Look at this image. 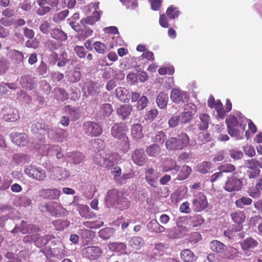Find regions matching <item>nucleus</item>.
Returning a JSON list of instances; mask_svg holds the SVG:
<instances>
[{
  "instance_id": "20",
  "label": "nucleus",
  "mask_w": 262,
  "mask_h": 262,
  "mask_svg": "<svg viewBox=\"0 0 262 262\" xmlns=\"http://www.w3.org/2000/svg\"><path fill=\"white\" fill-rule=\"evenodd\" d=\"M40 143H38L37 145H35L37 149L39 150V152H40L42 155H46L48 156H53L55 155L56 152L54 151L56 149L57 147H59L56 145H40Z\"/></svg>"
},
{
  "instance_id": "46",
  "label": "nucleus",
  "mask_w": 262,
  "mask_h": 262,
  "mask_svg": "<svg viewBox=\"0 0 262 262\" xmlns=\"http://www.w3.org/2000/svg\"><path fill=\"white\" fill-rule=\"evenodd\" d=\"M144 244L143 238L139 236L132 237L129 241V245L136 249H139Z\"/></svg>"
},
{
  "instance_id": "16",
  "label": "nucleus",
  "mask_w": 262,
  "mask_h": 262,
  "mask_svg": "<svg viewBox=\"0 0 262 262\" xmlns=\"http://www.w3.org/2000/svg\"><path fill=\"white\" fill-rule=\"evenodd\" d=\"M180 166L178 165L177 161L171 158L165 160L162 166L164 172L171 171L172 174H176L179 171Z\"/></svg>"
},
{
  "instance_id": "37",
  "label": "nucleus",
  "mask_w": 262,
  "mask_h": 262,
  "mask_svg": "<svg viewBox=\"0 0 262 262\" xmlns=\"http://www.w3.org/2000/svg\"><path fill=\"white\" fill-rule=\"evenodd\" d=\"M200 121L196 123L199 129L205 130L208 128L210 122V117L207 114H201L199 116Z\"/></svg>"
},
{
  "instance_id": "24",
  "label": "nucleus",
  "mask_w": 262,
  "mask_h": 262,
  "mask_svg": "<svg viewBox=\"0 0 262 262\" xmlns=\"http://www.w3.org/2000/svg\"><path fill=\"white\" fill-rule=\"evenodd\" d=\"M38 230L37 226L33 225H28L25 221L21 222L20 227L15 226V228L11 231L12 233H16L20 231L22 233L25 234L26 233L33 232Z\"/></svg>"
},
{
  "instance_id": "41",
  "label": "nucleus",
  "mask_w": 262,
  "mask_h": 262,
  "mask_svg": "<svg viewBox=\"0 0 262 262\" xmlns=\"http://www.w3.org/2000/svg\"><path fill=\"white\" fill-rule=\"evenodd\" d=\"M131 134L135 139L139 140L143 137L141 124L137 123L133 125L131 129Z\"/></svg>"
},
{
  "instance_id": "29",
  "label": "nucleus",
  "mask_w": 262,
  "mask_h": 262,
  "mask_svg": "<svg viewBox=\"0 0 262 262\" xmlns=\"http://www.w3.org/2000/svg\"><path fill=\"white\" fill-rule=\"evenodd\" d=\"M76 207L80 216L85 219H92L95 215V213L91 212L89 207L85 205L77 204Z\"/></svg>"
},
{
  "instance_id": "14",
  "label": "nucleus",
  "mask_w": 262,
  "mask_h": 262,
  "mask_svg": "<svg viewBox=\"0 0 262 262\" xmlns=\"http://www.w3.org/2000/svg\"><path fill=\"white\" fill-rule=\"evenodd\" d=\"M160 176V173L152 168L147 169L145 173V178L147 183L155 188L158 186V179Z\"/></svg>"
},
{
  "instance_id": "8",
  "label": "nucleus",
  "mask_w": 262,
  "mask_h": 262,
  "mask_svg": "<svg viewBox=\"0 0 262 262\" xmlns=\"http://www.w3.org/2000/svg\"><path fill=\"white\" fill-rule=\"evenodd\" d=\"M243 185L242 180L234 174L227 177L223 188L226 191L232 192L241 190Z\"/></svg>"
},
{
  "instance_id": "54",
  "label": "nucleus",
  "mask_w": 262,
  "mask_h": 262,
  "mask_svg": "<svg viewBox=\"0 0 262 262\" xmlns=\"http://www.w3.org/2000/svg\"><path fill=\"white\" fill-rule=\"evenodd\" d=\"M100 112L104 117H108L113 112V107L111 104L104 103L101 105L100 107Z\"/></svg>"
},
{
  "instance_id": "52",
  "label": "nucleus",
  "mask_w": 262,
  "mask_h": 262,
  "mask_svg": "<svg viewBox=\"0 0 262 262\" xmlns=\"http://www.w3.org/2000/svg\"><path fill=\"white\" fill-rule=\"evenodd\" d=\"M54 92L57 100L63 101L68 99V94L63 89L56 88Z\"/></svg>"
},
{
  "instance_id": "34",
  "label": "nucleus",
  "mask_w": 262,
  "mask_h": 262,
  "mask_svg": "<svg viewBox=\"0 0 262 262\" xmlns=\"http://www.w3.org/2000/svg\"><path fill=\"white\" fill-rule=\"evenodd\" d=\"M50 35L53 38L62 42L65 41L68 38L67 34L59 28L52 29L50 32Z\"/></svg>"
},
{
  "instance_id": "15",
  "label": "nucleus",
  "mask_w": 262,
  "mask_h": 262,
  "mask_svg": "<svg viewBox=\"0 0 262 262\" xmlns=\"http://www.w3.org/2000/svg\"><path fill=\"white\" fill-rule=\"evenodd\" d=\"M48 135L49 138L57 142H62L67 138L68 133L60 128H57L55 130L49 128L48 129Z\"/></svg>"
},
{
  "instance_id": "48",
  "label": "nucleus",
  "mask_w": 262,
  "mask_h": 262,
  "mask_svg": "<svg viewBox=\"0 0 262 262\" xmlns=\"http://www.w3.org/2000/svg\"><path fill=\"white\" fill-rule=\"evenodd\" d=\"M84 86L85 89H87L89 94L91 95H95L99 92L97 84L93 81L86 82Z\"/></svg>"
},
{
  "instance_id": "3",
  "label": "nucleus",
  "mask_w": 262,
  "mask_h": 262,
  "mask_svg": "<svg viewBox=\"0 0 262 262\" xmlns=\"http://www.w3.org/2000/svg\"><path fill=\"white\" fill-rule=\"evenodd\" d=\"M117 156L109 150H98L94 157V162L98 166L109 168L114 165Z\"/></svg>"
},
{
  "instance_id": "36",
  "label": "nucleus",
  "mask_w": 262,
  "mask_h": 262,
  "mask_svg": "<svg viewBox=\"0 0 262 262\" xmlns=\"http://www.w3.org/2000/svg\"><path fill=\"white\" fill-rule=\"evenodd\" d=\"M168 101L167 94L164 92H160L157 96L156 103L160 109H165Z\"/></svg>"
},
{
  "instance_id": "27",
  "label": "nucleus",
  "mask_w": 262,
  "mask_h": 262,
  "mask_svg": "<svg viewBox=\"0 0 262 262\" xmlns=\"http://www.w3.org/2000/svg\"><path fill=\"white\" fill-rule=\"evenodd\" d=\"M101 249L97 246H89L85 248V255L91 260L98 259L101 255Z\"/></svg>"
},
{
  "instance_id": "51",
  "label": "nucleus",
  "mask_w": 262,
  "mask_h": 262,
  "mask_svg": "<svg viewBox=\"0 0 262 262\" xmlns=\"http://www.w3.org/2000/svg\"><path fill=\"white\" fill-rule=\"evenodd\" d=\"M146 151L149 156L155 157L160 153L161 147L159 145L154 144L147 147Z\"/></svg>"
},
{
  "instance_id": "7",
  "label": "nucleus",
  "mask_w": 262,
  "mask_h": 262,
  "mask_svg": "<svg viewBox=\"0 0 262 262\" xmlns=\"http://www.w3.org/2000/svg\"><path fill=\"white\" fill-rule=\"evenodd\" d=\"M24 172L28 177L38 181H42L46 178L45 170L35 165H30L26 166Z\"/></svg>"
},
{
  "instance_id": "39",
  "label": "nucleus",
  "mask_w": 262,
  "mask_h": 262,
  "mask_svg": "<svg viewBox=\"0 0 262 262\" xmlns=\"http://www.w3.org/2000/svg\"><path fill=\"white\" fill-rule=\"evenodd\" d=\"M51 252L54 257L62 258L66 256L65 247L64 245L59 243L56 247L52 249Z\"/></svg>"
},
{
  "instance_id": "4",
  "label": "nucleus",
  "mask_w": 262,
  "mask_h": 262,
  "mask_svg": "<svg viewBox=\"0 0 262 262\" xmlns=\"http://www.w3.org/2000/svg\"><path fill=\"white\" fill-rule=\"evenodd\" d=\"M190 143L188 136L184 133L178 134L176 137H170L165 142V146L168 150H181L186 147Z\"/></svg>"
},
{
  "instance_id": "1",
  "label": "nucleus",
  "mask_w": 262,
  "mask_h": 262,
  "mask_svg": "<svg viewBox=\"0 0 262 262\" xmlns=\"http://www.w3.org/2000/svg\"><path fill=\"white\" fill-rule=\"evenodd\" d=\"M228 134L236 140L243 138L246 127L247 119L243 115L237 112L235 115H230L226 120Z\"/></svg>"
},
{
  "instance_id": "56",
  "label": "nucleus",
  "mask_w": 262,
  "mask_h": 262,
  "mask_svg": "<svg viewBox=\"0 0 262 262\" xmlns=\"http://www.w3.org/2000/svg\"><path fill=\"white\" fill-rule=\"evenodd\" d=\"M69 11L68 10H64L58 13L55 14L53 17V20L55 23H59L64 19L68 15Z\"/></svg>"
},
{
  "instance_id": "23",
  "label": "nucleus",
  "mask_w": 262,
  "mask_h": 262,
  "mask_svg": "<svg viewBox=\"0 0 262 262\" xmlns=\"http://www.w3.org/2000/svg\"><path fill=\"white\" fill-rule=\"evenodd\" d=\"M37 3L39 7H36L34 9L35 13L39 16H43L52 10L51 7L46 5L48 4V0H37Z\"/></svg>"
},
{
  "instance_id": "44",
  "label": "nucleus",
  "mask_w": 262,
  "mask_h": 262,
  "mask_svg": "<svg viewBox=\"0 0 262 262\" xmlns=\"http://www.w3.org/2000/svg\"><path fill=\"white\" fill-rule=\"evenodd\" d=\"M117 98L122 102H125L128 98V91L124 88L118 87L115 91Z\"/></svg>"
},
{
  "instance_id": "25",
  "label": "nucleus",
  "mask_w": 262,
  "mask_h": 262,
  "mask_svg": "<svg viewBox=\"0 0 262 262\" xmlns=\"http://www.w3.org/2000/svg\"><path fill=\"white\" fill-rule=\"evenodd\" d=\"M69 176V172L66 169L56 167L53 170L52 177L55 180L63 181Z\"/></svg>"
},
{
  "instance_id": "17",
  "label": "nucleus",
  "mask_w": 262,
  "mask_h": 262,
  "mask_svg": "<svg viewBox=\"0 0 262 262\" xmlns=\"http://www.w3.org/2000/svg\"><path fill=\"white\" fill-rule=\"evenodd\" d=\"M20 84L21 86L28 90H32L36 86V83L34 78L29 75H24L20 78Z\"/></svg>"
},
{
  "instance_id": "58",
  "label": "nucleus",
  "mask_w": 262,
  "mask_h": 262,
  "mask_svg": "<svg viewBox=\"0 0 262 262\" xmlns=\"http://www.w3.org/2000/svg\"><path fill=\"white\" fill-rule=\"evenodd\" d=\"M83 225L91 229H98L102 227L104 223L102 221H86L83 223Z\"/></svg>"
},
{
  "instance_id": "55",
  "label": "nucleus",
  "mask_w": 262,
  "mask_h": 262,
  "mask_svg": "<svg viewBox=\"0 0 262 262\" xmlns=\"http://www.w3.org/2000/svg\"><path fill=\"white\" fill-rule=\"evenodd\" d=\"M81 78V73L79 71H72L68 75V79L69 81L76 82L78 81Z\"/></svg>"
},
{
  "instance_id": "62",
  "label": "nucleus",
  "mask_w": 262,
  "mask_h": 262,
  "mask_svg": "<svg viewBox=\"0 0 262 262\" xmlns=\"http://www.w3.org/2000/svg\"><path fill=\"white\" fill-rule=\"evenodd\" d=\"M174 69L173 66H169L168 67H162L158 70V73L161 75L166 74L172 75L174 73Z\"/></svg>"
},
{
  "instance_id": "2",
  "label": "nucleus",
  "mask_w": 262,
  "mask_h": 262,
  "mask_svg": "<svg viewBox=\"0 0 262 262\" xmlns=\"http://www.w3.org/2000/svg\"><path fill=\"white\" fill-rule=\"evenodd\" d=\"M107 206H114L121 210L127 208L129 207V202L124 196L122 193L116 189H112L108 191L105 198Z\"/></svg>"
},
{
  "instance_id": "26",
  "label": "nucleus",
  "mask_w": 262,
  "mask_h": 262,
  "mask_svg": "<svg viewBox=\"0 0 262 262\" xmlns=\"http://www.w3.org/2000/svg\"><path fill=\"white\" fill-rule=\"evenodd\" d=\"M146 155L142 149L135 150L132 156L133 162L139 166H142L146 160Z\"/></svg>"
},
{
  "instance_id": "21",
  "label": "nucleus",
  "mask_w": 262,
  "mask_h": 262,
  "mask_svg": "<svg viewBox=\"0 0 262 262\" xmlns=\"http://www.w3.org/2000/svg\"><path fill=\"white\" fill-rule=\"evenodd\" d=\"M10 137L12 141L18 146H25L28 143V136L25 133H13Z\"/></svg>"
},
{
  "instance_id": "9",
  "label": "nucleus",
  "mask_w": 262,
  "mask_h": 262,
  "mask_svg": "<svg viewBox=\"0 0 262 262\" xmlns=\"http://www.w3.org/2000/svg\"><path fill=\"white\" fill-rule=\"evenodd\" d=\"M1 115L7 122H14L20 118L18 111L9 105H6L3 107Z\"/></svg>"
},
{
  "instance_id": "53",
  "label": "nucleus",
  "mask_w": 262,
  "mask_h": 262,
  "mask_svg": "<svg viewBox=\"0 0 262 262\" xmlns=\"http://www.w3.org/2000/svg\"><path fill=\"white\" fill-rule=\"evenodd\" d=\"M252 202V200L248 197L243 196L237 200L235 203L238 208H243L245 205H249Z\"/></svg>"
},
{
  "instance_id": "59",
  "label": "nucleus",
  "mask_w": 262,
  "mask_h": 262,
  "mask_svg": "<svg viewBox=\"0 0 262 262\" xmlns=\"http://www.w3.org/2000/svg\"><path fill=\"white\" fill-rule=\"evenodd\" d=\"M166 13L170 19H174L177 18L179 15V12L178 8L173 7L172 6H169L168 8Z\"/></svg>"
},
{
  "instance_id": "30",
  "label": "nucleus",
  "mask_w": 262,
  "mask_h": 262,
  "mask_svg": "<svg viewBox=\"0 0 262 262\" xmlns=\"http://www.w3.org/2000/svg\"><path fill=\"white\" fill-rule=\"evenodd\" d=\"M147 229L150 232L156 233H163L165 230L156 220H151L147 224Z\"/></svg>"
},
{
  "instance_id": "60",
  "label": "nucleus",
  "mask_w": 262,
  "mask_h": 262,
  "mask_svg": "<svg viewBox=\"0 0 262 262\" xmlns=\"http://www.w3.org/2000/svg\"><path fill=\"white\" fill-rule=\"evenodd\" d=\"M13 161L16 164H21L25 163L27 160L26 155L23 154H15L12 156Z\"/></svg>"
},
{
  "instance_id": "49",
  "label": "nucleus",
  "mask_w": 262,
  "mask_h": 262,
  "mask_svg": "<svg viewBox=\"0 0 262 262\" xmlns=\"http://www.w3.org/2000/svg\"><path fill=\"white\" fill-rule=\"evenodd\" d=\"M212 167V164L210 162L204 161L197 166L198 171L203 174L208 172Z\"/></svg>"
},
{
  "instance_id": "50",
  "label": "nucleus",
  "mask_w": 262,
  "mask_h": 262,
  "mask_svg": "<svg viewBox=\"0 0 262 262\" xmlns=\"http://www.w3.org/2000/svg\"><path fill=\"white\" fill-rule=\"evenodd\" d=\"M70 222L66 220H57L53 222V224L57 230H63L68 227Z\"/></svg>"
},
{
  "instance_id": "22",
  "label": "nucleus",
  "mask_w": 262,
  "mask_h": 262,
  "mask_svg": "<svg viewBox=\"0 0 262 262\" xmlns=\"http://www.w3.org/2000/svg\"><path fill=\"white\" fill-rule=\"evenodd\" d=\"M84 156L80 152H69L64 157L67 162L75 164L80 163L84 159Z\"/></svg>"
},
{
  "instance_id": "45",
  "label": "nucleus",
  "mask_w": 262,
  "mask_h": 262,
  "mask_svg": "<svg viewBox=\"0 0 262 262\" xmlns=\"http://www.w3.org/2000/svg\"><path fill=\"white\" fill-rule=\"evenodd\" d=\"M115 231V230L113 228H105L100 230L98 233L101 238L106 240L114 235Z\"/></svg>"
},
{
  "instance_id": "13",
  "label": "nucleus",
  "mask_w": 262,
  "mask_h": 262,
  "mask_svg": "<svg viewBox=\"0 0 262 262\" xmlns=\"http://www.w3.org/2000/svg\"><path fill=\"white\" fill-rule=\"evenodd\" d=\"M93 7L95 9V11L93 13L92 15L87 16L81 19L80 23L83 26L86 25H93L96 22L98 21L100 18L101 11H98V4L96 3L93 4Z\"/></svg>"
},
{
  "instance_id": "42",
  "label": "nucleus",
  "mask_w": 262,
  "mask_h": 262,
  "mask_svg": "<svg viewBox=\"0 0 262 262\" xmlns=\"http://www.w3.org/2000/svg\"><path fill=\"white\" fill-rule=\"evenodd\" d=\"M210 247L213 251L220 253L224 252L226 249V246L223 243L216 240L210 243Z\"/></svg>"
},
{
  "instance_id": "64",
  "label": "nucleus",
  "mask_w": 262,
  "mask_h": 262,
  "mask_svg": "<svg viewBox=\"0 0 262 262\" xmlns=\"http://www.w3.org/2000/svg\"><path fill=\"white\" fill-rule=\"evenodd\" d=\"M37 72L39 75L45 77L48 75V68L46 64L41 61L37 69Z\"/></svg>"
},
{
  "instance_id": "5",
  "label": "nucleus",
  "mask_w": 262,
  "mask_h": 262,
  "mask_svg": "<svg viewBox=\"0 0 262 262\" xmlns=\"http://www.w3.org/2000/svg\"><path fill=\"white\" fill-rule=\"evenodd\" d=\"M127 132V126L122 123L114 124L111 130V135L113 137L119 140L122 139L124 142L125 147L123 149L124 152H126L129 148L128 139L126 136Z\"/></svg>"
},
{
  "instance_id": "57",
  "label": "nucleus",
  "mask_w": 262,
  "mask_h": 262,
  "mask_svg": "<svg viewBox=\"0 0 262 262\" xmlns=\"http://www.w3.org/2000/svg\"><path fill=\"white\" fill-rule=\"evenodd\" d=\"M66 110L69 112V114L73 121L77 120L80 117L79 110L76 107H71L69 106H66Z\"/></svg>"
},
{
  "instance_id": "47",
  "label": "nucleus",
  "mask_w": 262,
  "mask_h": 262,
  "mask_svg": "<svg viewBox=\"0 0 262 262\" xmlns=\"http://www.w3.org/2000/svg\"><path fill=\"white\" fill-rule=\"evenodd\" d=\"M12 59L17 63H19L24 60V54L18 50H12L10 51Z\"/></svg>"
},
{
  "instance_id": "38",
  "label": "nucleus",
  "mask_w": 262,
  "mask_h": 262,
  "mask_svg": "<svg viewBox=\"0 0 262 262\" xmlns=\"http://www.w3.org/2000/svg\"><path fill=\"white\" fill-rule=\"evenodd\" d=\"M191 172V168L186 165H183L178 172L177 179L180 181L184 180L188 178Z\"/></svg>"
},
{
  "instance_id": "12",
  "label": "nucleus",
  "mask_w": 262,
  "mask_h": 262,
  "mask_svg": "<svg viewBox=\"0 0 262 262\" xmlns=\"http://www.w3.org/2000/svg\"><path fill=\"white\" fill-rule=\"evenodd\" d=\"M170 99L174 103H186L189 100V96L187 92L179 89H173L170 92Z\"/></svg>"
},
{
  "instance_id": "33",
  "label": "nucleus",
  "mask_w": 262,
  "mask_h": 262,
  "mask_svg": "<svg viewBox=\"0 0 262 262\" xmlns=\"http://www.w3.org/2000/svg\"><path fill=\"white\" fill-rule=\"evenodd\" d=\"M242 249L244 251H247L254 249L258 245L257 241L252 237H248L240 243Z\"/></svg>"
},
{
  "instance_id": "18",
  "label": "nucleus",
  "mask_w": 262,
  "mask_h": 262,
  "mask_svg": "<svg viewBox=\"0 0 262 262\" xmlns=\"http://www.w3.org/2000/svg\"><path fill=\"white\" fill-rule=\"evenodd\" d=\"M60 194L61 191L57 189H43L39 191V196L45 199H56Z\"/></svg>"
},
{
  "instance_id": "32",
  "label": "nucleus",
  "mask_w": 262,
  "mask_h": 262,
  "mask_svg": "<svg viewBox=\"0 0 262 262\" xmlns=\"http://www.w3.org/2000/svg\"><path fill=\"white\" fill-rule=\"evenodd\" d=\"M51 215L64 216L68 215V211L60 204L56 203L52 204Z\"/></svg>"
},
{
  "instance_id": "40",
  "label": "nucleus",
  "mask_w": 262,
  "mask_h": 262,
  "mask_svg": "<svg viewBox=\"0 0 262 262\" xmlns=\"http://www.w3.org/2000/svg\"><path fill=\"white\" fill-rule=\"evenodd\" d=\"M230 216L232 221L236 224H242L245 219V215L243 211L237 210L231 213Z\"/></svg>"
},
{
  "instance_id": "10",
  "label": "nucleus",
  "mask_w": 262,
  "mask_h": 262,
  "mask_svg": "<svg viewBox=\"0 0 262 262\" xmlns=\"http://www.w3.org/2000/svg\"><path fill=\"white\" fill-rule=\"evenodd\" d=\"M196 112V106L193 103L186 104L184 108V111L179 115L180 122L182 123H186L190 121L192 116Z\"/></svg>"
},
{
  "instance_id": "43",
  "label": "nucleus",
  "mask_w": 262,
  "mask_h": 262,
  "mask_svg": "<svg viewBox=\"0 0 262 262\" xmlns=\"http://www.w3.org/2000/svg\"><path fill=\"white\" fill-rule=\"evenodd\" d=\"M181 257L184 262H194L196 260V257L193 253L189 249H185L181 251Z\"/></svg>"
},
{
  "instance_id": "63",
  "label": "nucleus",
  "mask_w": 262,
  "mask_h": 262,
  "mask_svg": "<svg viewBox=\"0 0 262 262\" xmlns=\"http://www.w3.org/2000/svg\"><path fill=\"white\" fill-rule=\"evenodd\" d=\"M148 100L145 96H141L138 101L137 108L138 110H142L145 108L148 104Z\"/></svg>"
},
{
  "instance_id": "11",
  "label": "nucleus",
  "mask_w": 262,
  "mask_h": 262,
  "mask_svg": "<svg viewBox=\"0 0 262 262\" xmlns=\"http://www.w3.org/2000/svg\"><path fill=\"white\" fill-rule=\"evenodd\" d=\"M194 199L192 205L195 211L199 212L206 208L207 206V201L206 196L201 192H192Z\"/></svg>"
},
{
  "instance_id": "19",
  "label": "nucleus",
  "mask_w": 262,
  "mask_h": 262,
  "mask_svg": "<svg viewBox=\"0 0 262 262\" xmlns=\"http://www.w3.org/2000/svg\"><path fill=\"white\" fill-rule=\"evenodd\" d=\"M31 131L34 134H38L40 136L38 137L40 142H43V140L45 139V135L47 133H48V130L45 129V124L43 123L38 122L33 124L31 126Z\"/></svg>"
},
{
  "instance_id": "31",
  "label": "nucleus",
  "mask_w": 262,
  "mask_h": 262,
  "mask_svg": "<svg viewBox=\"0 0 262 262\" xmlns=\"http://www.w3.org/2000/svg\"><path fill=\"white\" fill-rule=\"evenodd\" d=\"M107 247L112 251L118 252L120 254H125L126 245L123 243L112 242L109 243Z\"/></svg>"
},
{
  "instance_id": "6",
  "label": "nucleus",
  "mask_w": 262,
  "mask_h": 262,
  "mask_svg": "<svg viewBox=\"0 0 262 262\" xmlns=\"http://www.w3.org/2000/svg\"><path fill=\"white\" fill-rule=\"evenodd\" d=\"M82 130L88 136L98 137L102 134L103 128L101 125L95 121H88L83 122Z\"/></svg>"
},
{
  "instance_id": "28",
  "label": "nucleus",
  "mask_w": 262,
  "mask_h": 262,
  "mask_svg": "<svg viewBox=\"0 0 262 262\" xmlns=\"http://www.w3.org/2000/svg\"><path fill=\"white\" fill-rule=\"evenodd\" d=\"M133 110L131 105L125 104L120 106L117 110V114L123 120H125L129 117Z\"/></svg>"
},
{
  "instance_id": "35",
  "label": "nucleus",
  "mask_w": 262,
  "mask_h": 262,
  "mask_svg": "<svg viewBox=\"0 0 262 262\" xmlns=\"http://www.w3.org/2000/svg\"><path fill=\"white\" fill-rule=\"evenodd\" d=\"M53 238L54 236L51 234H48L45 236H40L39 234H37V237L35 238L34 243L37 247L41 248L45 246L50 240Z\"/></svg>"
},
{
  "instance_id": "61",
  "label": "nucleus",
  "mask_w": 262,
  "mask_h": 262,
  "mask_svg": "<svg viewBox=\"0 0 262 262\" xmlns=\"http://www.w3.org/2000/svg\"><path fill=\"white\" fill-rule=\"evenodd\" d=\"M18 205L20 206L27 207L32 204V200L29 197L23 196L18 199L17 201Z\"/></svg>"
}]
</instances>
